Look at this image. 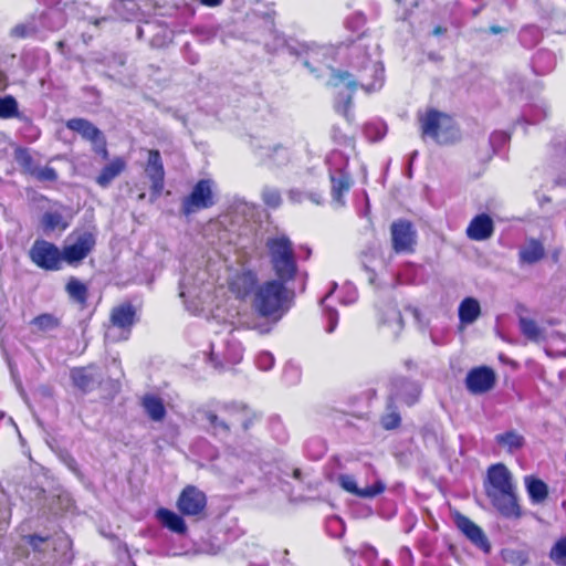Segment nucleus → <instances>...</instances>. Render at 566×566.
Returning a JSON list of instances; mask_svg holds the SVG:
<instances>
[{"mask_svg":"<svg viewBox=\"0 0 566 566\" xmlns=\"http://www.w3.org/2000/svg\"><path fill=\"white\" fill-rule=\"evenodd\" d=\"M483 489L490 503L501 516L520 520L524 515L516 482L504 463L497 462L488 468Z\"/></svg>","mask_w":566,"mask_h":566,"instance_id":"1","label":"nucleus"},{"mask_svg":"<svg viewBox=\"0 0 566 566\" xmlns=\"http://www.w3.org/2000/svg\"><path fill=\"white\" fill-rule=\"evenodd\" d=\"M205 419L212 436L227 437L235 427H240L244 434H250L261 421V415L243 402L230 401L216 410L206 411Z\"/></svg>","mask_w":566,"mask_h":566,"instance_id":"2","label":"nucleus"},{"mask_svg":"<svg viewBox=\"0 0 566 566\" xmlns=\"http://www.w3.org/2000/svg\"><path fill=\"white\" fill-rule=\"evenodd\" d=\"M287 283L272 279L259 285L252 298V307L260 317L279 321L285 315L294 297L293 291L286 287Z\"/></svg>","mask_w":566,"mask_h":566,"instance_id":"3","label":"nucleus"},{"mask_svg":"<svg viewBox=\"0 0 566 566\" xmlns=\"http://www.w3.org/2000/svg\"><path fill=\"white\" fill-rule=\"evenodd\" d=\"M422 138L430 137L440 145L453 144L460 139V129L454 118L437 108H427L417 115Z\"/></svg>","mask_w":566,"mask_h":566,"instance_id":"4","label":"nucleus"},{"mask_svg":"<svg viewBox=\"0 0 566 566\" xmlns=\"http://www.w3.org/2000/svg\"><path fill=\"white\" fill-rule=\"evenodd\" d=\"M275 279L293 282L297 275V261L292 241L285 234L269 238L265 242Z\"/></svg>","mask_w":566,"mask_h":566,"instance_id":"5","label":"nucleus"},{"mask_svg":"<svg viewBox=\"0 0 566 566\" xmlns=\"http://www.w3.org/2000/svg\"><path fill=\"white\" fill-rule=\"evenodd\" d=\"M350 77L352 74L347 71L333 70L332 72V81L335 86L347 81L346 86L352 92L355 91L358 85L366 92H373L382 86L384 70L378 63L366 57L358 80H350Z\"/></svg>","mask_w":566,"mask_h":566,"instance_id":"6","label":"nucleus"},{"mask_svg":"<svg viewBox=\"0 0 566 566\" xmlns=\"http://www.w3.org/2000/svg\"><path fill=\"white\" fill-rule=\"evenodd\" d=\"M70 237L74 238V242L63 247L62 260L76 266L94 250L96 235L90 230H74Z\"/></svg>","mask_w":566,"mask_h":566,"instance_id":"7","label":"nucleus"},{"mask_svg":"<svg viewBox=\"0 0 566 566\" xmlns=\"http://www.w3.org/2000/svg\"><path fill=\"white\" fill-rule=\"evenodd\" d=\"M139 316L137 307L130 301H123L113 306L108 317V329L116 328L119 331L117 340H128L133 327L138 323Z\"/></svg>","mask_w":566,"mask_h":566,"instance_id":"8","label":"nucleus"},{"mask_svg":"<svg viewBox=\"0 0 566 566\" xmlns=\"http://www.w3.org/2000/svg\"><path fill=\"white\" fill-rule=\"evenodd\" d=\"M391 249L395 254H412L416 251L418 234L413 223L397 219L390 224Z\"/></svg>","mask_w":566,"mask_h":566,"instance_id":"9","label":"nucleus"},{"mask_svg":"<svg viewBox=\"0 0 566 566\" xmlns=\"http://www.w3.org/2000/svg\"><path fill=\"white\" fill-rule=\"evenodd\" d=\"M65 126L67 129L78 133L83 139L90 142L93 146V151L102 159H108L109 151L106 138L103 132L93 123L88 119L77 117L66 120Z\"/></svg>","mask_w":566,"mask_h":566,"instance_id":"10","label":"nucleus"},{"mask_svg":"<svg viewBox=\"0 0 566 566\" xmlns=\"http://www.w3.org/2000/svg\"><path fill=\"white\" fill-rule=\"evenodd\" d=\"M207 502L203 491L196 485L188 484L181 490L176 506L181 515L201 520L206 516Z\"/></svg>","mask_w":566,"mask_h":566,"instance_id":"11","label":"nucleus"},{"mask_svg":"<svg viewBox=\"0 0 566 566\" xmlns=\"http://www.w3.org/2000/svg\"><path fill=\"white\" fill-rule=\"evenodd\" d=\"M30 260L40 269L45 271H57L61 269L62 253L52 242L38 239L29 251Z\"/></svg>","mask_w":566,"mask_h":566,"instance_id":"12","label":"nucleus"},{"mask_svg":"<svg viewBox=\"0 0 566 566\" xmlns=\"http://www.w3.org/2000/svg\"><path fill=\"white\" fill-rule=\"evenodd\" d=\"M144 171L150 181L149 202H156L165 189V167L158 149H149Z\"/></svg>","mask_w":566,"mask_h":566,"instance_id":"13","label":"nucleus"},{"mask_svg":"<svg viewBox=\"0 0 566 566\" xmlns=\"http://www.w3.org/2000/svg\"><path fill=\"white\" fill-rule=\"evenodd\" d=\"M229 292L239 301H247L254 297L259 287L258 272L253 269H241L235 271L227 281Z\"/></svg>","mask_w":566,"mask_h":566,"instance_id":"14","label":"nucleus"},{"mask_svg":"<svg viewBox=\"0 0 566 566\" xmlns=\"http://www.w3.org/2000/svg\"><path fill=\"white\" fill-rule=\"evenodd\" d=\"M214 205L212 181L210 179H200L196 182L190 193L184 198L181 211L185 216L208 209Z\"/></svg>","mask_w":566,"mask_h":566,"instance_id":"15","label":"nucleus"},{"mask_svg":"<svg viewBox=\"0 0 566 566\" xmlns=\"http://www.w3.org/2000/svg\"><path fill=\"white\" fill-rule=\"evenodd\" d=\"M421 396V386L407 377H398L391 381L390 394L387 399L407 407L415 406Z\"/></svg>","mask_w":566,"mask_h":566,"instance_id":"16","label":"nucleus"},{"mask_svg":"<svg viewBox=\"0 0 566 566\" xmlns=\"http://www.w3.org/2000/svg\"><path fill=\"white\" fill-rule=\"evenodd\" d=\"M15 159L23 174L34 177L40 182H55L59 179L57 172L53 167H39L25 148L15 150Z\"/></svg>","mask_w":566,"mask_h":566,"instance_id":"17","label":"nucleus"},{"mask_svg":"<svg viewBox=\"0 0 566 566\" xmlns=\"http://www.w3.org/2000/svg\"><path fill=\"white\" fill-rule=\"evenodd\" d=\"M465 388L472 395H483L492 390L496 384V374L489 366L473 367L467 374Z\"/></svg>","mask_w":566,"mask_h":566,"instance_id":"18","label":"nucleus"},{"mask_svg":"<svg viewBox=\"0 0 566 566\" xmlns=\"http://www.w3.org/2000/svg\"><path fill=\"white\" fill-rule=\"evenodd\" d=\"M454 523L458 530L483 553L489 554L492 549L491 543L484 531L468 516L457 513Z\"/></svg>","mask_w":566,"mask_h":566,"instance_id":"19","label":"nucleus"},{"mask_svg":"<svg viewBox=\"0 0 566 566\" xmlns=\"http://www.w3.org/2000/svg\"><path fill=\"white\" fill-rule=\"evenodd\" d=\"M338 484L344 491L360 499H374L386 490V484L381 480L375 481L370 486L358 488L354 476L349 474H340Z\"/></svg>","mask_w":566,"mask_h":566,"instance_id":"20","label":"nucleus"},{"mask_svg":"<svg viewBox=\"0 0 566 566\" xmlns=\"http://www.w3.org/2000/svg\"><path fill=\"white\" fill-rule=\"evenodd\" d=\"M467 237L473 241H484L494 233L493 219L488 213L476 214L465 230Z\"/></svg>","mask_w":566,"mask_h":566,"instance_id":"21","label":"nucleus"},{"mask_svg":"<svg viewBox=\"0 0 566 566\" xmlns=\"http://www.w3.org/2000/svg\"><path fill=\"white\" fill-rule=\"evenodd\" d=\"M127 169V161L122 156L113 157L95 177V182L101 188H108L111 184Z\"/></svg>","mask_w":566,"mask_h":566,"instance_id":"22","label":"nucleus"},{"mask_svg":"<svg viewBox=\"0 0 566 566\" xmlns=\"http://www.w3.org/2000/svg\"><path fill=\"white\" fill-rule=\"evenodd\" d=\"M69 300L83 311L88 306L90 289L86 283L75 276H70L64 286Z\"/></svg>","mask_w":566,"mask_h":566,"instance_id":"23","label":"nucleus"},{"mask_svg":"<svg viewBox=\"0 0 566 566\" xmlns=\"http://www.w3.org/2000/svg\"><path fill=\"white\" fill-rule=\"evenodd\" d=\"M139 403L150 420L155 422H161L165 420L167 410L160 396L156 394H145L140 398Z\"/></svg>","mask_w":566,"mask_h":566,"instance_id":"24","label":"nucleus"},{"mask_svg":"<svg viewBox=\"0 0 566 566\" xmlns=\"http://www.w3.org/2000/svg\"><path fill=\"white\" fill-rule=\"evenodd\" d=\"M71 379L73 385L83 394L91 392L96 385H101V381H97L96 375L92 371V366L73 368Z\"/></svg>","mask_w":566,"mask_h":566,"instance_id":"25","label":"nucleus"},{"mask_svg":"<svg viewBox=\"0 0 566 566\" xmlns=\"http://www.w3.org/2000/svg\"><path fill=\"white\" fill-rule=\"evenodd\" d=\"M182 516L184 515L177 514L176 512L165 507H160L156 512V517L159 520L161 525L179 535H185L188 531Z\"/></svg>","mask_w":566,"mask_h":566,"instance_id":"26","label":"nucleus"},{"mask_svg":"<svg viewBox=\"0 0 566 566\" xmlns=\"http://www.w3.org/2000/svg\"><path fill=\"white\" fill-rule=\"evenodd\" d=\"M524 484L533 504H542L547 500L549 495L548 485L542 479L535 475H526L524 476Z\"/></svg>","mask_w":566,"mask_h":566,"instance_id":"27","label":"nucleus"},{"mask_svg":"<svg viewBox=\"0 0 566 566\" xmlns=\"http://www.w3.org/2000/svg\"><path fill=\"white\" fill-rule=\"evenodd\" d=\"M331 193L336 202L344 203V196L350 190L353 180L345 170H338L336 175H331Z\"/></svg>","mask_w":566,"mask_h":566,"instance_id":"28","label":"nucleus"},{"mask_svg":"<svg viewBox=\"0 0 566 566\" xmlns=\"http://www.w3.org/2000/svg\"><path fill=\"white\" fill-rule=\"evenodd\" d=\"M459 321L463 325L474 323L481 315V306L476 298L465 297L458 308Z\"/></svg>","mask_w":566,"mask_h":566,"instance_id":"29","label":"nucleus"},{"mask_svg":"<svg viewBox=\"0 0 566 566\" xmlns=\"http://www.w3.org/2000/svg\"><path fill=\"white\" fill-rule=\"evenodd\" d=\"M518 256L522 263L534 264L545 256V250L538 240L532 239L520 250Z\"/></svg>","mask_w":566,"mask_h":566,"instance_id":"30","label":"nucleus"},{"mask_svg":"<svg viewBox=\"0 0 566 566\" xmlns=\"http://www.w3.org/2000/svg\"><path fill=\"white\" fill-rule=\"evenodd\" d=\"M380 426L384 430H396L401 426V416L398 411L397 403L386 399V410L380 416Z\"/></svg>","mask_w":566,"mask_h":566,"instance_id":"31","label":"nucleus"},{"mask_svg":"<svg viewBox=\"0 0 566 566\" xmlns=\"http://www.w3.org/2000/svg\"><path fill=\"white\" fill-rule=\"evenodd\" d=\"M495 441L504 447L509 452H514L524 447L525 439L514 430L506 431L495 436Z\"/></svg>","mask_w":566,"mask_h":566,"instance_id":"32","label":"nucleus"},{"mask_svg":"<svg viewBox=\"0 0 566 566\" xmlns=\"http://www.w3.org/2000/svg\"><path fill=\"white\" fill-rule=\"evenodd\" d=\"M31 324L34 325L39 332L48 333L57 329L61 326V319L51 313H43L35 316L31 321Z\"/></svg>","mask_w":566,"mask_h":566,"instance_id":"33","label":"nucleus"},{"mask_svg":"<svg viewBox=\"0 0 566 566\" xmlns=\"http://www.w3.org/2000/svg\"><path fill=\"white\" fill-rule=\"evenodd\" d=\"M41 226L44 231L61 230L64 231L69 223L63 219V216L56 211H48L41 218Z\"/></svg>","mask_w":566,"mask_h":566,"instance_id":"34","label":"nucleus"},{"mask_svg":"<svg viewBox=\"0 0 566 566\" xmlns=\"http://www.w3.org/2000/svg\"><path fill=\"white\" fill-rule=\"evenodd\" d=\"M19 105L12 95L0 97V118L9 119L19 117Z\"/></svg>","mask_w":566,"mask_h":566,"instance_id":"35","label":"nucleus"},{"mask_svg":"<svg viewBox=\"0 0 566 566\" xmlns=\"http://www.w3.org/2000/svg\"><path fill=\"white\" fill-rule=\"evenodd\" d=\"M549 559L557 566H566V535L559 537L549 551Z\"/></svg>","mask_w":566,"mask_h":566,"instance_id":"36","label":"nucleus"},{"mask_svg":"<svg viewBox=\"0 0 566 566\" xmlns=\"http://www.w3.org/2000/svg\"><path fill=\"white\" fill-rule=\"evenodd\" d=\"M518 323L521 333L527 339L537 342L542 337V329L538 327L534 319L521 317Z\"/></svg>","mask_w":566,"mask_h":566,"instance_id":"37","label":"nucleus"},{"mask_svg":"<svg viewBox=\"0 0 566 566\" xmlns=\"http://www.w3.org/2000/svg\"><path fill=\"white\" fill-rule=\"evenodd\" d=\"M261 198L263 203L270 209H277L282 205L281 191L276 188L264 187Z\"/></svg>","mask_w":566,"mask_h":566,"instance_id":"38","label":"nucleus"},{"mask_svg":"<svg viewBox=\"0 0 566 566\" xmlns=\"http://www.w3.org/2000/svg\"><path fill=\"white\" fill-rule=\"evenodd\" d=\"M38 33V28L33 23H19L10 30V36L22 40L31 38Z\"/></svg>","mask_w":566,"mask_h":566,"instance_id":"39","label":"nucleus"},{"mask_svg":"<svg viewBox=\"0 0 566 566\" xmlns=\"http://www.w3.org/2000/svg\"><path fill=\"white\" fill-rule=\"evenodd\" d=\"M287 197L293 203H302L305 199H310L315 203H319V199L315 198L314 195H307L300 189H291L287 192Z\"/></svg>","mask_w":566,"mask_h":566,"instance_id":"40","label":"nucleus"},{"mask_svg":"<svg viewBox=\"0 0 566 566\" xmlns=\"http://www.w3.org/2000/svg\"><path fill=\"white\" fill-rule=\"evenodd\" d=\"M34 552H41V545L50 539V536L31 534L24 537Z\"/></svg>","mask_w":566,"mask_h":566,"instance_id":"41","label":"nucleus"},{"mask_svg":"<svg viewBox=\"0 0 566 566\" xmlns=\"http://www.w3.org/2000/svg\"><path fill=\"white\" fill-rule=\"evenodd\" d=\"M510 562L517 564L518 566H524L528 563V554L524 551H511Z\"/></svg>","mask_w":566,"mask_h":566,"instance_id":"42","label":"nucleus"},{"mask_svg":"<svg viewBox=\"0 0 566 566\" xmlns=\"http://www.w3.org/2000/svg\"><path fill=\"white\" fill-rule=\"evenodd\" d=\"M388 316H390L392 319L397 321L399 324L402 323V316L398 308L396 307H388L385 312Z\"/></svg>","mask_w":566,"mask_h":566,"instance_id":"43","label":"nucleus"},{"mask_svg":"<svg viewBox=\"0 0 566 566\" xmlns=\"http://www.w3.org/2000/svg\"><path fill=\"white\" fill-rule=\"evenodd\" d=\"M319 51H313L312 53L307 54V59L304 61V65L310 69L312 72L316 71V67L313 66L312 60H314V55H318Z\"/></svg>","mask_w":566,"mask_h":566,"instance_id":"44","label":"nucleus"},{"mask_svg":"<svg viewBox=\"0 0 566 566\" xmlns=\"http://www.w3.org/2000/svg\"><path fill=\"white\" fill-rule=\"evenodd\" d=\"M7 84H8L7 75L2 70H0V91L4 90L7 87Z\"/></svg>","mask_w":566,"mask_h":566,"instance_id":"45","label":"nucleus"},{"mask_svg":"<svg viewBox=\"0 0 566 566\" xmlns=\"http://www.w3.org/2000/svg\"><path fill=\"white\" fill-rule=\"evenodd\" d=\"M55 46H56V50L62 54V55H66L65 54V48H66V42L63 41V40H60L55 43Z\"/></svg>","mask_w":566,"mask_h":566,"instance_id":"46","label":"nucleus"},{"mask_svg":"<svg viewBox=\"0 0 566 566\" xmlns=\"http://www.w3.org/2000/svg\"><path fill=\"white\" fill-rule=\"evenodd\" d=\"M202 4L207 6V7H217L219 6L222 0H200Z\"/></svg>","mask_w":566,"mask_h":566,"instance_id":"47","label":"nucleus"},{"mask_svg":"<svg viewBox=\"0 0 566 566\" xmlns=\"http://www.w3.org/2000/svg\"><path fill=\"white\" fill-rule=\"evenodd\" d=\"M447 32V29L444 27H441V25H437L434 27V29L432 30V34L436 35V36H439V35H442Z\"/></svg>","mask_w":566,"mask_h":566,"instance_id":"48","label":"nucleus"},{"mask_svg":"<svg viewBox=\"0 0 566 566\" xmlns=\"http://www.w3.org/2000/svg\"><path fill=\"white\" fill-rule=\"evenodd\" d=\"M504 31V29L500 25H491L489 28V32L492 33V34H500Z\"/></svg>","mask_w":566,"mask_h":566,"instance_id":"49","label":"nucleus"},{"mask_svg":"<svg viewBox=\"0 0 566 566\" xmlns=\"http://www.w3.org/2000/svg\"><path fill=\"white\" fill-rule=\"evenodd\" d=\"M145 199H146V192L143 189H140V191L137 195V200L144 201Z\"/></svg>","mask_w":566,"mask_h":566,"instance_id":"50","label":"nucleus"},{"mask_svg":"<svg viewBox=\"0 0 566 566\" xmlns=\"http://www.w3.org/2000/svg\"><path fill=\"white\" fill-rule=\"evenodd\" d=\"M292 475H293L294 479L298 480L302 476V471L300 469H294Z\"/></svg>","mask_w":566,"mask_h":566,"instance_id":"51","label":"nucleus"},{"mask_svg":"<svg viewBox=\"0 0 566 566\" xmlns=\"http://www.w3.org/2000/svg\"><path fill=\"white\" fill-rule=\"evenodd\" d=\"M334 331V325H332L329 328H328V332H333Z\"/></svg>","mask_w":566,"mask_h":566,"instance_id":"52","label":"nucleus"},{"mask_svg":"<svg viewBox=\"0 0 566 566\" xmlns=\"http://www.w3.org/2000/svg\"><path fill=\"white\" fill-rule=\"evenodd\" d=\"M265 358L272 360V356H270V355H266Z\"/></svg>","mask_w":566,"mask_h":566,"instance_id":"53","label":"nucleus"}]
</instances>
